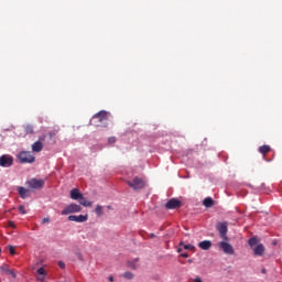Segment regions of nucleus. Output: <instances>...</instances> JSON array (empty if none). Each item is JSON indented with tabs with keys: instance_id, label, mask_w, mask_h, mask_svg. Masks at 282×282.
Returning <instances> with one entry per match:
<instances>
[{
	"instance_id": "22",
	"label": "nucleus",
	"mask_w": 282,
	"mask_h": 282,
	"mask_svg": "<svg viewBox=\"0 0 282 282\" xmlns=\"http://www.w3.org/2000/svg\"><path fill=\"white\" fill-rule=\"evenodd\" d=\"M257 243H259V241L257 240V238H250L249 239V246L252 248L254 246H257Z\"/></svg>"
},
{
	"instance_id": "25",
	"label": "nucleus",
	"mask_w": 282,
	"mask_h": 282,
	"mask_svg": "<svg viewBox=\"0 0 282 282\" xmlns=\"http://www.w3.org/2000/svg\"><path fill=\"white\" fill-rule=\"evenodd\" d=\"M8 248H9L10 254H12V256L17 254V250H14V246L9 245Z\"/></svg>"
},
{
	"instance_id": "19",
	"label": "nucleus",
	"mask_w": 282,
	"mask_h": 282,
	"mask_svg": "<svg viewBox=\"0 0 282 282\" xmlns=\"http://www.w3.org/2000/svg\"><path fill=\"white\" fill-rule=\"evenodd\" d=\"M37 274H40V276H42V278H39V281H43L47 273L45 272L44 268H40V269H37Z\"/></svg>"
},
{
	"instance_id": "6",
	"label": "nucleus",
	"mask_w": 282,
	"mask_h": 282,
	"mask_svg": "<svg viewBox=\"0 0 282 282\" xmlns=\"http://www.w3.org/2000/svg\"><path fill=\"white\" fill-rule=\"evenodd\" d=\"M218 247L220 250H223L225 254H235V248L232 247V245H230V242H228V240L220 241L218 243Z\"/></svg>"
},
{
	"instance_id": "42",
	"label": "nucleus",
	"mask_w": 282,
	"mask_h": 282,
	"mask_svg": "<svg viewBox=\"0 0 282 282\" xmlns=\"http://www.w3.org/2000/svg\"><path fill=\"white\" fill-rule=\"evenodd\" d=\"M180 246H184V242H180Z\"/></svg>"
},
{
	"instance_id": "5",
	"label": "nucleus",
	"mask_w": 282,
	"mask_h": 282,
	"mask_svg": "<svg viewBox=\"0 0 282 282\" xmlns=\"http://www.w3.org/2000/svg\"><path fill=\"white\" fill-rule=\"evenodd\" d=\"M14 164V158L10 154H3L0 156V166L2 169H10Z\"/></svg>"
},
{
	"instance_id": "20",
	"label": "nucleus",
	"mask_w": 282,
	"mask_h": 282,
	"mask_svg": "<svg viewBox=\"0 0 282 282\" xmlns=\"http://www.w3.org/2000/svg\"><path fill=\"white\" fill-rule=\"evenodd\" d=\"M24 131L28 134H32V133H34V127L32 124H28L24 127Z\"/></svg>"
},
{
	"instance_id": "41",
	"label": "nucleus",
	"mask_w": 282,
	"mask_h": 282,
	"mask_svg": "<svg viewBox=\"0 0 282 282\" xmlns=\"http://www.w3.org/2000/svg\"><path fill=\"white\" fill-rule=\"evenodd\" d=\"M262 273L265 274V269H262Z\"/></svg>"
},
{
	"instance_id": "10",
	"label": "nucleus",
	"mask_w": 282,
	"mask_h": 282,
	"mask_svg": "<svg viewBox=\"0 0 282 282\" xmlns=\"http://www.w3.org/2000/svg\"><path fill=\"white\" fill-rule=\"evenodd\" d=\"M87 219H89V215H70L68 216V221H76L77 224H85V221H87Z\"/></svg>"
},
{
	"instance_id": "11",
	"label": "nucleus",
	"mask_w": 282,
	"mask_h": 282,
	"mask_svg": "<svg viewBox=\"0 0 282 282\" xmlns=\"http://www.w3.org/2000/svg\"><path fill=\"white\" fill-rule=\"evenodd\" d=\"M264 252H265V247L261 243L257 245L253 248V254H256V257H263Z\"/></svg>"
},
{
	"instance_id": "15",
	"label": "nucleus",
	"mask_w": 282,
	"mask_h": 282,
	"mask_svg": "<svg viewBox=\"0 0 282 282\" xmlns=\"http://www.w3.org/2000/svg\"><path fill=\"white\" fill-rule=\"evenodd\" d=\"M79 204L80 206H84L85 208H89L93 206L91 202H88L87 198H85V196L82 195V197H79Z\"/></svg>"
},
{
	"instance_id": "12",
	"label": "nucleus",
	"mask_w": 282,
	"mask_h": 282,
	"mask_svg": "<svg viewBox=\"0 0 282 282\" xmlns=\"http://www.w3.org/2000/svg\"><path fill=\"white\" fill-rule=\"evenodd\" d=\"M83 197V193H80L79 188H73L70 191V199H74L75 202H78Z\"/></svg>"
},
{
	"instance_id": "36",
	"label": "nucleus",
	"mask_w": 282,
	"mask_h": 282,
	"mask_svg": "<svg viewBox=\"0 0 282 282\" xmlns=\"http://www.w3.org/2000/svg\"><path fill=\"white\" fill-rule=\"evenodd\" d=\"M47 223H50V218H43L42 224H47Z\"/></svg>"
},
{
	"instance_id": "21",
	"label": "nucleus",
	"mask_w": 282,
	"mask_h": 282,
	"mask_svg": "<svg viewBox=\"0 0 282 282\" xmlns=\"http://www.w3.org/2000/svg\"><path fill=\"white\" fill-rule=\"evenodd\" d=\"M95 213L98 217H101V215H104V212H102V206L100 205H97L96 208H95Z\"/></svg>"
},
{
	"instance_id": "37",
	"label": "nucleus",
	"mask_w": 282,
	"mask_h": 282,
	"mask_svg": "<svg viewBox=\"0 0 282 282\" xmlns=\"http://www.w3.org/2000/svg\"><path fill=\"white\" fill-rule=\"evenodd\" d=\"M108 280H109L110 282H113V275H110V276L108 278Z\"/></svg>"
},
{
	"instance_id": "38",
	"label": "nucleus",
	"mask_w": 282,
	"mask_h": 282,
	"mask_svg": "<svg viewBox=\"0 0 282 282\" xmlns=\"http://www.w3.org/2000/svg\"><path fill=\"white\" fill-rule=\"evenodd\" d=\"M107 208H108V210H113V207L110 205H108Z\"/></svg>"
},
{
	"instance_id": "29",
	"label": "nucleus",
	"mask_w": 282,
	"mask_h": 282,
	"mask_svg": "<svg viewBox=\"0 0 282 282\" xmlns=\"http://www.w3.org/2000/svg\"><path fill=\"white\" fill-rule=\"evenodd\" d=\"M108 144H116V137L108 138Z\"/></svg>"
},
{
	"instance_id": "32",
	"label": "nucleus",
	"mask_w": 282,
	"mask_h": 282,
	"mask_svg": "<svg viewBox=\"0 0 282 282\" xmlns=\"http://www.w3.org/2000/svg\"><path fill=\"white\" fill-rule=\"evenodd\" d=\"M8 226H9V228H15L17 226L14 225V221H12V220H10L9 223H8Z\"/></svg>"
},
{
	"instance_id": "16",
	"label": "nucleus",
	"mask_w": 282,
	"mask_h": 282,
	"mask_svg": "<svg viewBox=\"0 0 282 282\" xmlns=\"http://www.w3.org/2000/svg\"><path fill=\"white\" fill-rule=\"evenodd\" d=\"M203 205L205 206V208H213V206H215V200H213L212 197H206L203 200Z\"/></svg>"
},
{
	"instance_id": "3",
	"label": "nucleus",
	"mask_w": 282,
	"mask_h": 282,
	"mask_svg": "<svg viewBox=\"0 0 282 282\" xmlns=\"http://www.w3.org/2000/svg\"><path fill=\"white\" fill-rule=\"evenodd\" d=\"M127 184L133 191H142V188H144V186L147 185L144 180H142V178L138 177V176L134 177L132 181H128Z\"/></svg>"
},
{
	"instance_id": "27",
	"label": "nucleus",
	"mask_w": 282,
	"mask_h": 282,
	"mask_svg": "<svg viewBox=\"0 0 282 282\" xmlns=\"http://www.w3.org/2000/svg\"><path fill=\"white\" fill-rule=\"evenodd\" d=\"M18 210L22 214V215H25L28 212H25V206H23V205H20L19 207H18Z\"/></svg>"
},
{
	"instance_id": "28",
	"label": "nucleus",
	"mask_w": 282,
	"mask_h": 282,
	"mask_svg": "<svg viewBox=\"0 0 282 282\" xmlns=\"http://www.w3.org/2000/svg\"><path fill=\"white\" fill-rule=\"evenodd\" d=\"M183 248H184V250H195V246H193V245H184L183 246Z\"/></svg>"
},
{
	"instance_id": "43",
	"label": "nucleus",
	"mask_w": 282,
	"mask_h": 282,
	"mask_svg": "<svg viewBox=\"0 0 282 282\" xmlns=\"http://www.w3.org/2000/svg\"><path fill=\"white\" fill-rule=\"evenodd\" d=\"M0 254H1V249H0Z\"/></svg>"
},
{
	"instance_id": "9",
	"label": "nucleus",
	"mask_w": 282,
	"mask_h": 282,
	"mask_svg": "<svg viewBox=\"0 0 282 282\" xmlns=\"http://www.w3.org/2000/svg\"><path fill=\"white\" fill-rule=\"evenodd\" d=\"M165 208L167 210H175L176 208H182V200L177 199V198H171L170 200H167V203L165 204Z\"/></svg>"
},
{
	"instance_id": "23",
	"label": "nucleus",
	"mask_w": 282,
	"mask_h": 282,
	"mask_svg": "<svg viewBox=\"0 0 282 282\" xmlns=\"http://www.w3.org/2000/svg\"><path fill=\"white\" fill-rule=\"evenodd\" d=\"M4 274H11V276H13V279H17V273H14V271H12L10 269H4Z\"/></svg>"
},
{
	"instance_id": "39",
	"label": "nucleus",
	"mask_w": 282,
	"mask_h": 282,
	"mask_svg": "<svg viewBox=\"0 0 282 282\" xmlns=\"http://www.w3.org/2000/svg\"><path fill=\"white\" fill-rule=\"evenodd\" d=\"M177 252H182V248L181 247H178Z\"/></svg>"
},
{
	"instance_id": "7",
	"label": "nucleus",
	"mask_w": 282,
	"mask_h": 282,
	"mask_svg": "<svg viewBox=\"0 0 282 282\" xmlns=\"http://www.w3.org/2000/svg\"><path fill=\"white\" fill-rule=\"evenodd\" d=\"M80 210H83V207H80V205L73 203L67 205L63 210H62V215H72L74 213H80Z\"/></svg>"
},
{
	"instance_id": "2",
	"label": "nucleus",
	"mask_w": 282,
	"mask_h": 282,
	"mask_svg": "<svg viewBox=\"0 0 282 282\" xmlns=\"http://www.w3.org/2000/svg\"><path fill=\"white\" fill-rule=\"evenodd\" d=\"M18 160L21 162V164H33V162H36V158L32 155V152L29 151H22L18 154Z\"/></svg>"
},
{
	"instance_id": "35",
	"label": "nucleus",
	"mask_w": 282,
	"mask_h": 282,
	"mask_svg": "<svg viewBox=\"0 0 282 282\" xmlns=\"http://www.w3.org/2000/svg\"><path fill=\"white\" fill-rule=\"evenodd\" d=\"M193 282H204V281L202 280V278L197 276L196 279L193 280Z\"/></svg>"
},
{
	"instance_id": "24",
	"label": "nucleus",
	"mask_w": 282,
	"mask_h": 282,
	"mask_svg": "<svg viewBox=\"0 0 282 282\" xmlns=\"http://www.w3.org/2000/svg\"><path fill=\"white\" fill-rule=\"evenodd\" d=\"M123 278L128 279V280H131V279H133V273L127 271V272L123 273Z\"/></svg>"
},
{
	"instance_id": "4",
	"label": "nucleus",
	"mask_w": 282,
	"mask_h": 282,
	"mask_svg": "<svg viewBox=\"0 0 282 282\" xmlns=\"http://www.w3.org/2000/svg\"><path fill=\"white\" fill-rule=\"evenodd\" d=\"M216 229L219 232L220 239H223L224 241H228V239H229L228 238V223H226V221L219 223L216 226Z\"/></svg>"
},
{
	"instance_id": "14",
	"label": "nucleus",
	"mask_w": 282,
	"mask_h": 282,
	"mask_svg": "<svg viewBox=\"0 0 282 282\" xmlns=\"http://www.w3.org/2000/svg\"><path fill=\"white\" fill-rule=\"evenodd\" d=\"M32 151L34 153H41L43 151V143L41 141H35L32 144Z\"/></svg>"
},
{
	"instance_id": "18",
	"label": "nucleus",
	"mask_w": 282,
	"mask_h": 282,
	"mask_svg": "<svg viewBox=\"0 0 282 282\" xmlns=\"http://www.w3.org/2000/svg\"><path fill=\"white\" fill-rule=\"evenodd\" d=\"M259 153H262V155H265V153H270V145H261L259 148Z\"/></svg>"
},
{
	"instance_id": "17",
	"label": "nucleus",
	"mask_w": 282,
	"mask_h": 282,
	"mask_svg": "<svg viewBox=\"0 0 282 282\" xmlns=\"http://www.w3.org/2000/svg\"><path fill=\"white\" fill-rule=\"evenodd\" d=\"M18 193L22 199L28 197V188L25 187H18Z\"/></svg>"
},
{
	"instance_id": "33",
	"label": "nucleus",
	"mask_w": 282,
	"mask_h": 282,
	"mask_svg": "<svg viewBox=\"0 0 282 282\" xmlns=\"http://www.w3.org/2000/svg\"><path fill=\"white\" fill-rule=\"evenodd\" d=\"M58 265H59V268H61L62 270H65V262L59 261V262H58Z\"/></svg>"
},
{
	"instance_id": "30",
	"label": "nucleus",
	"mask_w": 282,
	"mask_h": 282,
	"mask_svg": "<svg viewBox=\"0 0 282 282\" xmlns=\"http://www.w3.org/2000/svg\"><path fill=\"white\" fill-rule=\"evenodd\" d=\"M45 138H47V134H43L39 138L37 142H41L43 144V142H45Z\"/></svg>"
},
{
	"instance_id": "1",
	"label": "nucleus",
	"mask_w": 282,
	"mask_h": 282,
	"mask_svg": "<svg viewBox=\"0 0 282 282\" xmlns=\"http://www.w3.org/2000/svg\"><path fill=\"white\" fill-rule=\"evenodd\" d=\"M107 120H109L107 111L101 110L96 115H94V117L90 120V123L94 124L95 127H102V122H107Z\"/></svg>"
},
{
	"instance_id": "31",
	"label": "nucleus",
	"mask_w": 282,
	"mask_h": 282,
	"mask_svg": "<svg viewBox=\"0 0 282 282\" xmlns=\"http://www.w3.org/2000/svg\"><path fill=\"white\" fill-rule=\"evenodd\" d=\"M76 257H77V259H78L79 261H84V259H83V253L77 252V253H76Z\"/></svg>"
},
{
	"instance_id": "34",
	"label": "nucleus",
	"mask_w": 282,
	"mask_h": 282,
	"mask_svg": "<svg viewBox=\"0 0 282 282\" xmlns=\"http://www.w3.org/2000/svg\"><path fill=\"white\" fill-rule=\"evenodd\" d=\"M181 257H182L183 259H188V253H186V252L181 253Z\"/></svg>"
},
{
	"instance_id": "26",
	"label": "nucleus",
	"mask_w": 282,
	"mask_h": 282,
	"mask_svg": "<svg viewBox=\"0 0 282 282\" xmlns=\"http://www.w3.org/2000/svg\"><path fill=\"white\" fill-rule=\"evenodd\" d=\"M56 133H58V130L48 132L46 135L50 138V140H52V138L56 137Z\"/></svg>"
},
{
	"instance_id": "40",
	"label": "nucleus",
	"mask_w": 282,
	"mask_h": 282,
	"mask_svg": "<svg viewBox=\"0 0 282 282\" xmlns=\"http://www.w3.org/2000/svg\"><path fill=\"white\" fill-rule=\"evenodd\" d=\"M153 237H155V234H151V238L153 239Z\"/></svg>"
},
{
	"instance_id": "13",
	"label": "nucleus",
	"mask_w": 282,
	"mask_h": 282,
	"mask_svg": "<svg viewBox=\"0 0 282 282\" xmlns=\"http://www.w3.org/2000/svg\"><path fill=\"white\" fill-rule=\"evenodd\" d=\"M200 250H210L213 248V242L210 240H203L198 243Z\"/></svg>"
},
{
	"instance_id": "8",
	"label": "nucleus",
	"mask_w": 282,
	"mask_h": 282,
	"mask_svg": "<svg viewBox=\"0 0 282 282\" xmlns=\"http://www.w3.org/2000/svg\"><path fill=\"white\" fill-rule=\"evenodd\" d=\"M26 186L32 189H41L45 186V181L31 178L30 181H26Z\"/></svg>"
}]
</instances>
